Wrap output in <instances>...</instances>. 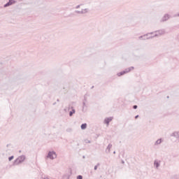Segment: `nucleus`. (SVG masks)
I'll return each instance as SVG.
<instances>
[{"label":"nucleus","instance_id":"f257e3e1","mask_svg":"<svg viewBox=\"0 0 179 179\" xmlns=\"http://www.w3.org/2000/svg\"><path fill=\"white\" fill-rule=\"evenodd\" d=\"M132 69H134V67H130V68L126 69L125 71L118 73L117 76H122V75H125V73H128L131 72V71H132Z\"/></svg>","mask_w":179,"mask_h":179},{"label":"nucleus","instance_id":"f03ea898","mask_svg":"<svg viewBox=\"0 0 179 179\" xmlns=\"http://www.w3.org/2000/svg\"><path fill=\"white\" fill-rule=\"evenodd\" d=\"M25 159L26 157H24V156H20L15 159L14 164H20V163H23V161L25 160Z\"/></svg>","mask_w":179,"mask_h":179},{"label":"nucleus","instance_id":"7ed1b4c3","mask_svg":"<svg viewBox=\"0 0 179 179\" xmlns=\"http://www.w3.org/2000/svg\"><path fill=\"white\" fill-rule=\"evenodd\" d=\"M48 157H49V159H55L57 157V154H55L54 152H50Z\"/></svg>","mask_w":179,"mask_h":179},{"label":"nucleus","instance_id":"20e7f679","mask_svg":"<svg viewBox=\"0 0 179 179\" xmlns=\"http://www.w3.org/2000/svg\"><path fill=\"white\" fill-rule=\"evenodd\" d=\"M110 121H113V118L108 117V118L105 119V124H107V125H108V124H110Z\"/></svg>","mask_w":179,"mask_h":179},{"label":"nucleus","instance_id":"39448f33","mask_svg":"<svg viewBox=\"0 0 179 179\" xmlns=\"http://www.w3.org/2000/svg\"><path fill=\"white\" fill-rule=\"evenodd\" d=\"M13 3H15V1L14 0H10L9 2H8L4 6H10V5H13Z\"/></svg>","mask_w":179,"mask_h":179},{"label":"nucleus","instance_id":"423d86ee","mask_svg":"<svg viewBox=\"0 0 179 179\" xmlns=\"http://www.w3.org/2000/svg\"><path fill=\"white\" fill-rule=\"evenodd\" d=\"M86 128H87V124L86 123L81 125V129H86Z\"/></svg>","mask_w":179,"mask_h":179},{"label":"nucleus","instance_id":"0eeeda50","mask_svg":"<svg viewBox=\"0 0 179 179\" xmlns=\"http://www.w3.org/2000/svg\"><path fill=\"white\" fill-rule=\"evenodd\" d=\"M73 114H75V110H73L72 111L70 112V117H72Z\"/></svg>","mask_w":179,"mask_h":179},{"label":"nucleus","instance_id":"6e6552de","mask_svg":"<svg viewBox=\"0 0 179 179\" xmlns=\"http://www.w3.org/2000/svg\"><path fill=\"white\" fill-rule=\"evenodd\" d=\"M13 159H14V157H13V156H11V157H10L8 158V160H9V162H10V161L13 160Z\"/></svg>","mask_w":179,"mask_h":179},{"label":"nucleus","instance_id":"1a4fd4ad","mask_svg":"<svg viewBox=\"0 0 179 179\" xmlns=\"http://www.w3.org/2000/svg\"><path fill=\"white\" fill-rule=\"evenodd\" d=\"M77 179H83V177H82V176H78L77 177Z\"/></svg>","mask_w":179,"mask_h":179},{"label":"nucleus","instance_id":"9d476101","mask_svg":"<svg viewBox=\"0 0 179 179\" xmlns=\"http://www.w3.org/2000/svg\"><path fill=\"white\" fill-rule=\"evenodd\" d=\"M134 109H136V108H138V106H136V105H135V106H134V107H133Z\"/></svg>","mask_w":179,"mask_h":179},{"label":"nucleus","instance_id":"9b49d317","mask_svg":"<svg viewBox=\"0 0 179 179\" xmlns=\"http://www.w3.org/2000/svg\"><path fill=\"white\" fill-rule=\"evenodd\" d=\"M160 142H162V141H160V140H158V141H157V143H160Z\"/></svg>","mask_w":179,"mask_h":179},{"label":"nucleus","instance_id":"f8f14e48","mask_svg":"<svg viewBox=\"0 0 179 179\" xmlns=\"http://www.w3.org/2000/svg\"><path fill=\"white\" fill-rule=\"evenodd\" d=\"M165 17H167V19H169V15H165Z\"/></svg>","mask_w":179,"mask_h":179},{"label":"nucleus","instance_id":"ddd939ff","mask_svg":"<svg viewBox=\"0 0 179 179\" xmlns=\"http://www.w3.org/2000/svg\"><path fill=\"white\" fill-rule=\"evenodd\" d=\"M94 170H97V166H95V167H94Z\"/></svg>","mask_w":179,"mask_h":179},{"label":"nucleus","instance_id":"4468645a","mask_svg":"<svg viewBox=\"0 0 179 179\" xmlns=\"http://www.w3.org/2000/svg\"><path fill=\"white\" fill-rule=\"evenodd\" d=\"M136 118H138V115H137V116H136Z\"/></svg>","mask_w":179,"mask_h":179}]
</instances>
